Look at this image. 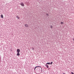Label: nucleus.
Returning <instances> with one entry per match:
<instances>
[{
    "label": "nucleus",
    "instance_id": "nucleus-8",
    "mask_svg": "<svg viewBox=\"0 0 74 74\" xmlns=\"http://www.w3.org/2000/svg\"><path fill=\"white\" fill-rule=\"evenodd\" d=\"M46 64L49 65V64H50V62H47V63Z\"/></svg>",
    "mask_w": 74,
    "mask_h": 74
},
{
    "label": "nucleus",
    "instance_id": "nucleus-14",
    "mask_svg": "<svg viewBox=\"0 0 74 74\" xmlns=\"http://www.w3.org/2000/svg\"><path fill=\"white\" fill-rule=\"evenodd\" d=\"M63 74H66V73H63Z\"/></svg>",
    "mask_w": 74,
    "mask_h": 74
},
{
    "label": "nucleus",
    "instance_id": "nucleus-12",
    "mask_svg": "<svg viewBox=\"0 0 74 74\" xmlns=\"http://www.w3.org/2000/svg\"><path fill=\"white\" fill-rule=\"evenodd\" d=\"M46 15H47V16H49V14H46Z\"/></svg>",
    "mask_w": 74,
    "mask_h": 74
},
{
    "label": "nucleus",
    "instance_id": "nucleus-11",
    "mask_svg": "<svg viewBox=\"0 0 74 74\" xmlns=\"http://www.w3.org/2000/svg\"><path fill=\"white\" fill-rule=\"evenodd\" d=\"M53 62H51V63H50V64H53Z\"/></svg>",
    "mask_w": 74,
    "mask_h": 74
},
{
    "label": "nucleus",
    "instance_id": "nucleus-15",
    "mask_svg": "<svg viewBox=\"0 0 74 74\" xmlns=\"http://www.w3.org/2000/svg\"><path fill=\"white\" fill-rule=\"evenodd\" d=\"M73 41H74V38L73 39Z\"/></svg>",
    "mask_w": 74,
    "mask_h": 74
},
{
    "label": "nucleus",
    "instance_id": "nucleus-1",
    "mask_svg": "<svg viewBox=\"0 0 74 74\" xmlns=\"http://www.w3.org/2000/svg\"><path fill=\"white\" fill-rule=\"evenodd\" d=\"M17 56H20V54L19 52H20V50L19 49H17Z\"/></svg>",
    "mask_w": 74,
    "mask_h": 74
},
{
    "label": "nucleus",
    "instance_id": "nucleus-13",
    "mask_svg": "<svg viewBox=\"0 0 74 74\" xmlns=\"http://www.w3.org/2000/svg\"><path fill=\"white\" fill-rule=\"evenodd\" d=\"M71 74H74V73L72 72H71Z\"/></svg>",
    "mask_w": 74,
    "mask_h": 74
},
{
    "label": "nucleus",
    "instance_id": "nucleus-10",
    "mask_svg": "<svg viewBox=\"0 0 74 74\" xmlns=\"http://www.w3.org/2000/svg\"><path fill=\"white\" fill-rule=\"evenodd\" d=\"M60 24H64V23L62 22H61Z\"/></svg>",
    "mask_w": 74,
    "mask_h": 74
},
{
    "label": "nucleus",
    "instance_id": "nucleus-4",
    "mask_svg": "<svg viewBox=\"0 0 74 74\" xmlns=\"http://www.w3.org/2000/svg\"><path fill=\"white\" fill-rule=\"evenodd\" d=\"M20 5H21V6H23V7L24 6H25V5H24V3H23V2L21 3H20Z\"/></svg>",
    "mask_w": 74,
    "mask_h": 74
},
{
    "label": "nucleus",
    "instance_id": "nucleus-2",
    "mask_svg": "<svg viewBox=\"0 0 74 74\" xmlns=\"http://www.w3.org/2000/svg\"><path fill=\"white\" fill-rule=\"evenodd\" d=\"M38 67H40L39 68L40 70H39V71L40 72L42 70V68H41L40 66H36L35 67L34 70H35L36 68Z\"/></svg>",
    "mask_w": 74,
    "mask_h": 74
},
{
    "label": "nucleus",
    "instance_id": "nucleus-16",
    "mask_svg": "<svg viewBox=\"0 0 74 74\" xmlns=\"http://www.w3.org/2000/svg\"><path fill=\"white\" fill-rule=\"evenodd\" d=\"M41 1H42V0H41Z\"/></svg>",
    "mask_w": 74,
    "mask_h": 74
},
{
    "label": "nucleus",
    "instance_id": "nucleus-6",
    "mask_svg": "<svg viewBox=\"0 0 74 74\" xmlns=\"http://www.w3.org/2000/svg\"><path fill=\"white\" fill-rule=\"evenodd\" d=\"M1 18H3V14H1Z\"/></svg>",
    "mask_w": 74,
    "mask_h": 74
},
{
    "label": "nucleus",
    "instance_id": "nucleus-3",
    "mask_svg": "<svg viewBox=\"0 0 74 74\" xmlns=\"http://www.w3.org/2000/svg\"><path fill=\"white\" fill-rule=\"evenodd\" d=\"M25 26L26 27H29V25L27 24H25Z\"/></svg>",
    "mask_w": 74,
    "mask_h": 74
},
{
    "label": "nucleus",
    "instance_id": "nucleus-5",
    "mask_svg": "<svg viewBox=\"0 0 74 74\" xmlns=\"http://www.w3.org/2000/svg\"><path fill=\"white\" fill-rule=\"evenodd\" d=\"M16 18H17L18 19H20L19 17L18 16H16Z\"/></svg>",
    "mask_w": 74,
    "mask_h": 74
},
{
    "label": "nucleus",
    "instance_id": "nucleus-7",
    "mask_svg": "<svg viewBox=\"0 0 74 74\" xmlns=\"http://www.w3.org/2000/svg\"><path fill=\"white\" fill-rule=\"evenodd\" d=\"M45 66H47V68H48L49 66L47 64H46V65H45Z\"/></svg>",
    "mask_w": 74,
    "mask_h": 74
},
{
    "label": "nucleus",
    "instance_id": "nucleus-9",
    "mask_svg": "<svg viewBox=\"0 0 74 74\" xmlns=\"http://www.w3.org/2000/svg\"><path fill=\"white\" fill-rule=\"evenodd\" d=\"M50 28H52L53 27L52 25H51L50 26Z\"/></svg>",
    "mask_w": 74,
    "mask_h": 74
}]
</instances>
